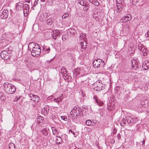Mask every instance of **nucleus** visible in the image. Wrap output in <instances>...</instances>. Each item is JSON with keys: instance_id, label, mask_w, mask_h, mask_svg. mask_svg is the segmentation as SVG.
I'll return each mask as SVG.
<instances>
[{"instance_id": "obj_49", "label": "nucleus", "mask_w": 149, "mask_h": 149, "mask_svg": "<svg viewBox=\"0 0 149 149\" xmlns=\"http://www.w3.org/2000/svg\"><path fill=\"white\" fill-rule=\"evenodd\" d=\"M146 140V139H145L144 138L143 141H142V145H144V143H145V141Z\"/></svg>"}, {"instance_id": "obj_33", "label": "nucleus", "mask_w": 149, "mask_h": 149, "mask_svg": "<svg viewBox=\"0 0 149 149\" xmlns=\"http://www.w3.org/2000/svg\"><path fill=\"white\" fill-rule=\"evenodd\" d=\"M78 3H79L80 5H81L82 6H85V4H86V3H85V2H84L83 0L78 1Z\"/></svg>"}, {"instance_id": "obj_42", "label": "nucleus", "mask_w": 149, "mask_h": 149, "mask_svg": "<svg viewBox=\"0 0 149 149\" xmlns=\"http://www.w3.org/2000/svg\"><path fill=\"white\" fill-rule=\"evenodd\" d=\"M52 130L53 132V133L54 134H57V132L56 131V130L54 129H52Z\"/></svg>"}, {"instance_id": "obj_15", "label": "nucleus", "mask_w": 149, "mask_h": 149, "mask_svg": "<svg viewBox=\"0 0 149 149\" xmlns=\"http://www.w3.org/2000/svg\"><path fill=\"white\" fill-rule=\"evenodd\" d=\"M31 99L35 102H37L39 100V97L37 95H30Z\"/></svg>"}, {"instance_id": "obj_59", "label": "nucleus", "mask_w": 149, "mask_h": 149, "mask_svg": "<svg viewBox=\"0 0 149 149\" xmlns=\"http://www.w3.org/2000/svg\"><path fill=\"white\" fill-rule=\"evenodd\" d=\"M52 61V60H51L50 61H48L49 62H51V61Z\"/></svg>"}, {"instance_id": "obj_10", "label": "nucleus", "mask_w": 149, "mask_h": 149, "mask_svg": "<svg viewBox=\"0 0 149 149\" xmlns=\"http://www.w3.org/2000/svg\"><path fill=\"white\" fill-rule=\"evenodd\" d=\"M8 10H3L2 12L0 14V17L3 19L7 18L8 17Z\"/></svg>"}, {"instance_id": "obj_24", "label": "nucleus", "mask_w": 149, "mask_h": 149, "mask_svg": "<svg viewBox=\"0 0 149 149\" xmlns=\"http://www.w3.org/2000/svg\"><path fill=\"white\" fill-rule=\"evenodd\" d=\"M9 149H15V146L13 143H11L9 144Z\"/></svg>"}, {"instance_id": "obj_41", "label": "nucleus", "mask_w": 149, "mask_h": 149, "mask_svg": "<svg viewBox=\"0 0 149 149\" xmlns=\"http://www.w3.org/2000/svg\"><path fill=\"white\" fill-rule=\"evenodd\" d=\"M61 118L62 120L65 121H66L67 119V117L65 116H61Z\"/></svg>"}, {"instance_id": "obj_9", "label": "nucleus", "mask_w": 149, "mask_h": 149, "mask_svg": "<svg viewBox=\"0 0 149 149\" xmlns=\"http://www.w3.org/2000/svg\"><path fill=\"white\" fill-rule=\"evenodd\" d=\"M132 69L133 70H136L138 68V61L133 60L132 61Z\"/></svg>"}, {"instance_id": "obj_47", "label": "nucleus", "mask_w": 149, "mask_h": 149, "mask_svg": "<svg viewBox=\"0 0 149 149\" xmlns=\"http://www.w3.org/2000/svg\"><path fill=\"white\" fill-rule=\"evenodd\" d=\"M68 31L72 33V34L74 33V30L73 29H69Z\"/></svg>"}, {"instance_id": "obj_40", "label": "nucleus", "mask_w": 149, "mask_h": 149, "mask_svg": "<svg viewBox=\"0 0 149 149\" xmlns=\"http://www.w3.org/2000/svg\"><path fill=\"white\" fill-rule=\"evenodd\" d=\"M24 7V10H25L28 9H29V5L27 4H25Z\"/></svg>"}, {"instance_id": "obj_4", "label": "nucleus", "mask_w": 149, "mask_h": 149, "mask_svg": "<svg viewBox=\"0 0 149 149\" xmlns=\"http://www.w3.org/2000/svg\"><path fill=\"white\" fill-rule=\"evenodd\" d=\"M93 86H95L94 88L95 91H100L105 88V85L101 83L100 81L94 84Z\"/></svg>"}, {"instance_id": "obj_60", "label": "nucleus", "mask_w": 149, "mask_h": 149, "mask_svg": "<svg viewBox=\"0 0 149 149\" xmlns=\"http://www.w3.org/2000/svg\"><path fill=\"white\" fill-rule=\"evenodd\" d=\"M19 99H20V97H19V98H17V100H18Z\"/></svg>"}, {"instance_id": "obj_16", "label": "nucleus", "mask_w": 149, "mask_h": 149, "mask_svg": "<svg viewBox=\"0 0 149 149\" xmlns=\"http://www.w3.org/2000/svg\"><path fill=\"white\" fill-rule=\"evenodd\" d=\"M23 6L22 3H18L16 4V8L17 10H22Z\"/></svg>"}, {"instance_id": "obj_8", "label": "nucleus", "mask_w": 149, "mask_h": 149, "mask_svg": "<svg viewBox=\"0 0 149 149\" xmlns=\"http://www.w3.org/2000/svg\"><path fill=\"white\" fill-rule=\"evenodd\" d=\"M141 104L143 107H146L149 104V101L146 98H144L141 100Z\"/></svg>"}, {"instance_id": "obj_25", "label": "nucleus", "mask_w": 149, "mask_h": 149, "mask_svg": "<svg viewBox=\"0 0 149 149\" xmlns=\"http://www.w3.org/2000/svg\"><path fill=\"white\" fill-rule=\"evenodd\" d=\"M46 23L47 24L49 25H51L52 23V19L49 18L46 21Z\"/></svg>"}, {"instance_id": "obj_34", "label": "nucleus", "mask_w": 149, "mask_h": 149, "mask_svg": "<svg viewBox=\"0 0 149 149\" xmlns=\"http://www.w3.org/2000/svg\"><path fill=\"white\" fill-rule=\"evenodd\" d=\"M144 48L143 47V45H142L141 44H139L138 45V49L139 50H140V51L142 50L143 48Z\"/></svg>"}, {"instance_id": "obj_1", "label": "nucleus", "mask_w": 149, "mask_h": 149, "mask_svg": "<svg viewBox=\"0 0 149 149\" xmlns=\"http://www.w3.org/2000/svg\"><path fill=\"white\" fill-rule=\"evenodd\" d=\"M70 113L73 120L75 122H78L83 115L81 112H80L79 109L75 107L72 110Z\"/></svg>"}, {"instance_id": "obj_18", "label": "nucleus", "mask_w": 149, "mask_h": 149, "mask_svg": "<svg viewBox=\"0 0 149 149\" xmlns=\"http://www.w3.org/2000/svg\"><path fill=\"white\" fill-rule=\"evenodd\" d=\"M134 119L131 117L128 116L126 117V120L128 124L134 123Z\"/></svg>"}, {"instance_id": "obj_62", "label": "nucleus", "mask_w": 149, "mask_h": 149, "mask_svg": "<svg viewBox=\"0 0 149 149\" xmlns=\"http://www.w3.org/2000/svg\"><path fill=\"white\" fill-rule=\"evenodd\" d=\"M121 3L122 4V2H121Z\"/></svg>"}, {"instance_id": "obj_50", "label": "nucleus", "mask_w": 149, "mask_h": 149, "mask_svg": "<svg viewBox=\"0 0 149 149\" xmlns=\"http://www.w3.org/2000/svg\"><path fill=\"white\" fill-rule=\"evenodd\" d=\"M62 101V100L63 99V95L62 94H61V95L59 97H58Z\"/></svg>"}, {"instance_id": "obj_36", "label": "nucleus", "mask_w": 149, "mask_h": 149, "mask_svg": "<svg viewBox=\"0 0 149 149\" xmlns=\"http://www.w3.org/2000/svg\"><path fill=\"white\" fill-rule=\"evenodd\" d=\"M29 9L26 10H24V13L25 16H27V14L29 12Z\"/></svg>"}, {"instance_id": "obj_12", "label": "nucleus", "mask_w": 149, "mask_h": 149, "mask_svg": "<svg viewBox=\"0 0 149 149\" xmlns=\"http://www.w3.org/2000/svg\"><path fill=\"white\" fill-rule=\"evenodd\" d=\"M49 107L48 105L45 106L42 110V113L44 115H47L49 112Z\"/></svg>"}, {"instance_id": "obj_7", "label": "nucleus", "mask_w": 149, "mask_h": 149, "mask_svg": "<svg viewBox=\"0 0 149 149\" xmlns=\"http://www.w3.org/2000/svg\"><path fill=\"white\" fill-rule=\"evenodd\" d=\"M0 56L4 60H6L10 58V56L8 55V52L6 51H2L0 54Z\"/></svg>"}, {"instance_id": "obj_38", "label": "nucleus", "mask_w": 149, "mask_h": 149, "mask_svg": "<svg viewBox=\"0 0 149 149\" xmlns=\"http://www.w3.org/2000/svg\"><path fill=\"white\" fill-rule=\"evenodd\" d=\"M54 101L57 102L58 103L62 101L59 97H58L57 98L54 99Z\"/></svg>"}, {"instance_id": "obj_46", "label": "nucleus", "mask_w": 149, "mask_h": 149, "mask_svg": "<svg viewBox=\"0 0 149 149\" xmlns=\"http://www.w3.org/2000/svg\"><path fill=\"white\" fill-rule=\"evenodd\" d=\"M87 14L86 13L84 12V13H82L81 14V16L83 17H86Z\"/></svg>"}, {"instance_id": "obj_27", "label": "nucleus", "mask_w": 149, "mask_h": 149, "mask_svg": "<svg viewBox=\"0 0 149 149\" xmlns=\"http://www.w3.org/2000/svg\"><path fill=\"white\" fill-rule=\"evenodd\" d=\"M126 120L125 118H123L121 120V121L120 123V125L123 127H124L125 125Z\"/></svg>"}, {"instance_id": "obj_5", "label": "nucleus", "mask_w": 149, "mask_h": 149, "mask_svg": "<svg viewBox=\"0 0 149 149\" xmlns=\"http://www.w3.org/2000/svg\"><path fill=\"white\" fill-rule=\"evenodd\" d=\"M31 54L33 56L37 57L40 54L41 50L40 47V46H39L38 47L32 49V51L31 50Z\"/></svg>"}, {"instance_id": "obj_26", "label": "nucleus", "mask_w": 149, "mask_h": 149, "mask_svg": "<svg viewBox=\"0 0 149 149\" xmlns=\"http://www.w3.org/2000/svg\"><path fill=\"white\" fill-rule=\"evenodd\" d=\"M43 118L42 116H39L37 118V122L39 123H42L43 122Z\"/></svg>"}, {"instance_id": "obj_54", "label": "nucleus", "mask_w": 149, "mask_h": 149, "mask_svg": "<svg viewBox=\"0 0 149 149\" xmlns=\"http://www.w3.org/2000/svg\"><path fill=\"white\" fill-rule=\"evenodd\" d=\"M37 4V2H35L33 5L35 6H36V5Z\"/></svg>"}, {"instance_id": "obj_61", "label": "nucleus", "mask_w": 149, "mask_h": 149, "mask_svg": "<svg viewBox=\"0 0 149 149\" xmlns=\"http://www.w3.org/2000/svg\"><path fill=\"white\" fill-rule=\"evenodd\" d=\"M33 107H35V104H33Z\"/></svg>"}, {"instance_id": "obj_14", "label": "nucleus", "mask_w": 149, "mask_h": 149, "mask_svg": "<svg viewBox=\"0 0 149 149\" xmlns=\"http://www.w3.org/2000/svg\"><path fill=\"white\" fill-rule=\"evenodd\" d=\"M60 32L58 30H53V33L52 34V38L54 39L57 38V37L59 35Z\"/></svg>"}, {"instance_id": "obj_19", "label": "nucleus", "mask_w": 149, "mask_h": 149, "mask_svg": "<svg viewBox=\"0 0 149 149\" xmlns=\"http://www.w3.org/2000/svg\"><path fill=\"white\" fill-rule=\"evenodd\" d=\"M80 68H77L75 69L73 71V74L75 76H77V75L80 74Z\"/></svg>"}, {"instance_id": "obj_21", "label": "nucleus", "mask_w": 149, "mask_h": 149, "mask_svg": "<svg viewBox=\"0 0 149 149\" xmlns=\"http://www.w3.org/2000/svg\"><path fill=\"white\" fill-rule=\"evenodd\" d=\"M56 144H61L62 141L61 138L59 136H56Z\"/></svg>"}, {"instance_id": "obj_37", "label": "nucleus", "mask_w": 149, "mask_h": 149, "mask_svg": "<svg viewBox=\"0 0 149 149\" xmlns=\"http://www.w3.org/2000/svg\"><path fill=\"white\" fill-rule=\"evenodd\" d=\"M93 123L95 125V126H98L100 124L99 122L96 120H93Z\"/></svg>"}, {"instance_id": "obj_31", "label": "nucleus", "mask_w": 149, "mask_h": 149, "mask_svg": "<svg viewBox=\"0 0 149 149\" xmlns=\"http://www.w3.org/2000/svg\"><path fill=\"white\" fill-rule=\"evenodd\" d=\"M92 123V122L91 120H88L86 121V124L88 126H91Z\"/></svg>"}, {"instance_id": "obj_63", "label": "nucleus", "mask_w": 149, "mask_h": 149, "mask_svg": "<svg viewBox=\"0 0 149 149\" xmlns=\"http://www.w3.org/2000/svg\"><path fill=\"white\" fill-rule=\"evenodd\" d=\"M38 1V0H37V1Z\"/></svg>"}, {"instance_id": "obj_58", "label": "nucleus", "mask_w": 149, "mask_h": 149, "mask_svg": "<svg viewBox=\"0 0 149 149\" xmlns=\"http://www.w3.org/2000/svg\"><path fill=\"white\" fill-rule=\"evenodd\" d=\"M70 131H71V133H74V132H73V131L72 130H70Z\"/></svg>"}, {"instance_id": "obj_29", "label": "nucleus", "mask_w": 149, "mask_h": 149, "mask_svg": "<svg viewBox=\"0 0 149 149\" xmlns=\"http://www.w3.org/2000/svg\"><path fill=\"white\" fill-rule=\"evenodd\" d=\"M43 51L45 52V53L47 54L49 52V51H50V49L49 47L46 48H43Z\"/></svg>"}, {"instance_id": "obj_35", "label": "nucleus", "mask_w": 149, "mask_h": 149, "mask_svg": "<svg viewBox=\"0 0 149 149\" xmlns=\"http://www.w3.org/2000/svg\"><path fill=\"white\" fill-rule=\"evenodd\" d=\"M69 14L68 13H65L62 16V19H65L68 16Z\"/></svg>"}, {"instance_id": "obj_51", "label": "nucleus", "mask_w": 149, "mask_h": 149, "mask_svg": "<svg viewBox=\"0 0 149 149\" xmlns=\"http://www.w3.org/2000/svg\"><path fill=\"white\" fill-rule=\"evenodd\" d=\"M143 55L144 56H147V52L143 53Z\"/></svg>"}, {"instance_id": "obj_32", "label": "nucleus", "mask_w": 149, "mask_h": 149, "mask_svg": "<svg viewBox=\"0 0 149 149\" xmlns=\"http://www.w3.org/2000/svg\"><path fill=\"white\" fill-rule=\"evenodd\" d=\"M80 37L81 39H83V40H84L85 41L86 36V35H85L84 34H83L82 33H80Z\"/></svg>"}, {"instance_id": "obj_17", "label": "nucleus", "mask_w": 149, "mask_h": 149, "mask_svg": "<svg viewBox=\"0 0 149 149\" xmlns=\"http://www.w3.org/2000/svg\"><path fill=\"white\" fill-rule=\"evenodd\" d=\"M80 44L81 48L85 49L87 47V43L84 40L83 41L80 42Z\"/></svg>"}, {"instance_id": "obj_30", "label": "nucleus", "mask_w": 149, "mask_h": 149, "mask_svg": "<svg viewBox=\"0 0 149 149\" xmlns=\"http://www.w3.org/2000/svg\"><path fill=\"white\" fill-rule=\"evenodd\" d=\"M97 104L100 106H102L103 105V102L100 99L96 102Z\"/></svg>"}, {"instance_id": "obj_22", "label": "nucleus", "mask_w": 149, "mask_h": 149, "mask_svg": "<svg viewBox=\"0 0 149 149\" xmlns=\"http://www.w3.org/2000/svg\"><path fill=\"white\" fill-rule=\"evenodd\" d=\"M61 72L63 75H64L65 74H66L67 72L66 70L64 67H63L61 69Z\"/></svg>"}, {"instance_id": "obj_52", "label": "nucleus", "mask_w": 149, "mask_h": 149, "mask_svg": "<svg viewBox=\"0 0 149 149\" xmlns=\"http://www.w3.org/2000/svg\"><path fill=\"white\" fill-rule=\"evenodd\" d=\"M147 36L148 37H149V31H148L147 33Z\"/></svg>"}, {"instance_id": "obj_56", "label": "nucleus", "mask_w": 149, "mask_h": 149, "mask_svg": "<svg viewBox=\"0 0 149 149\" xmlns=\"http://www.w3.org/2000/svg\"><path fill=\"white\" fill-rule=\"evenodd\" d=\"M13 23L14 24H16L17 23V22H14V21H13Z\"/></svg>"}, {"instance_id": "obj_45", "label": "nucleus", "mask_w": 149, "mask_h": 149, "mask_svg": "<svg viewBox=\"0 0 149 149\" xmlns=\"http://www.w3.org/2000/svg\"><path fill=\"white\" fill-rule=\"evenodd\" d=\"M94 98L95 100V101H96V102L97 101L99 100L100 99L97 97V96L96 95H94Z\"/></svg>"}, {"instance_id": "obj_11", "label": "nucleus", "mask_w": 149, "mask_h": 149, "mask_svg": "<svg viewBox=\"0 0 149 149\" xmlns=\"http://www.w3.org/2000/svg\"><path fill=\"white\" fill-rule=\"evenodd\" d=\"M39 46L37 44L33 42H31L28 45V49L31 51L34 48L38 47Z\"/></svg>"}, {"instance_id": "obj_39", "label": "nucleus", "mask_w": 149, "mask_h": 149, "mask_svg": "<svg viewBox=\"0 0 149 149\" xmlns=\"http://www.w3.org/2000/svg\"><path fill=\"white\" fill-rule=\"evenodd\" d=\"M139 1V0H133L132 2V4L133 5H135Z\"/></svg>"}, {"instance_id": "obj_20", "label": "nucleus", "mask_w": 149, "mask_h": 149, "mask_svg": "<svg viewBox=\"0 0 149 149\" xmlns=\"http://www.w3.org/2000/svg\"><path fill=\"white\" fill-rule=\"evenodd\" d=\"M120 0H117V10L116 11L117 12H119L122 9L121 8V5H120V3H119L118 1H119Z\"/></svg>"}, {"instance_id": "obj_48", "label": "nucleus", "mask_w": 149, "mask_h": 149, "mask_svg": "<svg viewBox=\"0 0 149 149\" xmlns=\"http://www.w3.org/2000/svg\"><path fill=\"white\" fill-rule=\"evenodd\" d=\"M117 138L118 139H120L121 138V135L120 134L118 133L117 135Z\"/></svg>"}, {"instance_id": "obj_53", "label": "nucleus", "mask_w": 149, "mask_h": 149, "mask_svg": "<svg viewBox=\"0 0 149 149\" xmlns=\"http://www.w3.org/2000/svg\"><path fill=\"white\" fill-rule=\"evenodd\" d=\"M94 0H88L91 3H92Z\"/></svg>"}, {"instance_id": "obj_57", "label": "nucleus", "mask_w": 149, "mask_h": 149, "mask_svg": "<svg viewBox=\"0 0 149 149\" xmlns=\"http://www.w3.org/2000/svg\"><path fill=\"white\" fill-rule=\"evenodd\" d=\"M41 1L44 2L45 1V0H41Z\"/></svg>"}, {"instance_id": "obj_28", "label": "nucleus", "mask_w": 149, "mask_h": 149, "mask_svg": "<svg viewBox=\"0 0 149 149\" xmlns=\"http://www.w3.org/2000/svg\"><path fill=\"white\" fill-rule=\"evenodd\" d=\"M92 3L97 6L99 5V3L97 0H94Z\"/></svg>"}, {"instance_id": "obj_13", "label": "nucleus", "mask_w": 149, "mask_h": 149, "mask_svg": "<svg viewBox=\"0 0 149 149\" xmlns=\"http://www.w3.org/2000/svg\"><path fill=\"white\" fill-rule=\"evenodd\" d=\"M142 68L144 70L148 69L149 68V61L147 60L145 61L142 65Z\"/></svg>"}, {"instance_id": "obj_44", "label": "nucleus", "mask_w": 149, "mask_h": 149, "mask_svg": "<svg viewBox=\"0 0 149 149\" xmlns=\"http://www.w3.org/2000/svg\"><path fill=\"white\" fill-rule=\"evenodd\" d=\"M141 51L143 53L147 52L146 49L145 48H143L142 50H141Z\"/></svg>"}, {"instance_id": "obj_43", "label": "nucleus", "mask_w": 149, "mask_h": 149, "mask_svg": "<svg viewBox=\"0 0 149 149\" xmlns=\"http://www.w3.org/2000/svg\"><path fill=\"white\" fill-rule=\"evenodd\" d=\"M85 7L84 8V10H87L89 8L88 7V5L87 4H86L85 5Z\"/></svg>"}, {"instance_id": "obj_2", "label": "nucleus", "mask_w": 149, "mask_h": 149, "mask_svg": "<svg viewBox=\"0 0 149 149\" xmlns=\"http://www.w3.org/2000/svg\"><path fill=\"white\" fill-rule=\"evenodd\" d=\"M4 89L7 93L12 94L15 92L16 88L12 84L8 82H5L3 84Z\"/></svg>"}, {"instance_id": "obj_55", "label": "nucleus", "mask_w": 149, "mask_h": 149, "mask_svg": "<svg viewBox=\"0 0 149 149\" xmlns=\"http://www.w3.org/2000/svg\"><path fill=\"white\" fill-rule=\"evenodd\" d=\"M92 126H95V125L93 123V124H91V125Z\"/></svg>"}, {"instance_id": "obj_3", "label": "nucleus", "mask_w": 149, "mask_h": 149, "mask_svg": "<svg viewBox=\"0 0 149 149\" xmlns=\"http://www.w3.org/2000/svg\"><path fill=\"white\" fill-rule=\"evenodd\" d=\"M105 63L103 61L100 59L94 60L93 62V65L95 68H103Z\"/></svg>"}, {"instance_id": "obj_6", "label": "nucleus", "mask_w": 149, "mask_h": 149, "mask_svg": "<svg viewBox=\"0 0 149 149\" xmlns=\"http://www.w3.org/2000/svg\"><path fill=\"white\" fill-rule=\"evenodd\" d=\"M131 19V16L130 15H126L120 20V22L123 23L127 22L130 21Z\"/></svg>"}, {"instance_id": "obj_23", "label": "nucleus", "mask_w": 149, "mask_h": 149, "mask_svg": "<svg viewBox=\"0 0 149 149\" xmlns=\"http://www.w3.org/2000/svg\"><path fill=\"white\" fill-rule=\"evenodd\" d=\"M42 133L45 136H47L48 134V131L46 129L44 128L42 130Z\"/></svg>"}]
</instances>
